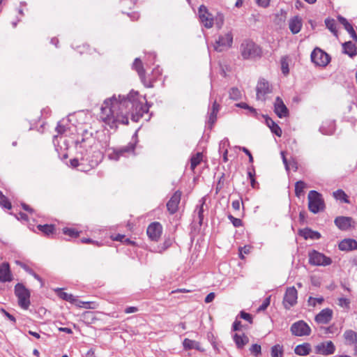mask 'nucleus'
Here are the masks:
<instances>
[{
  "mask_svg": "<svg viewBox=\"0 0 357 357\" xmlns=\"http://www.w3.org/2000/svg\"><path fill=\"white\" fill-rule=\"evenodd\" d=\"M138 92L131 91L126 97L119 95L116 97L114 95L112 97L104 100L100 110L101 112H118L126 109L128 104H132L136 112H149L151 105L147 102L144 98L142 100H137Z\"/></svg>",
  "mask_w": 357,
  "mask_h": 357,
  "instance_id": "f257e3e1",
  "label": "nucleus"
},
{
  "mask_svg": "<svg viewBox=\"0 0 357 357\" xmlns=\"http://www.w3.org/2000/svg\"><path fill=\"white\" fill-rule=\"evenodd\" d=\"M241 55L243 59H256L261 56V50L259 45L250 40H245L240 46Z\"/></svg>",
  "mask_w": 357,
  "mask_h": 357,
  "instance_id": "f03ea898",
  "label": "nucleus"
},
{
  "mask_svg": "<svg viewBox=\"0 0 357 357\" xmlns=\"http://www.w3.org/2000/svg\"><path fill=\"white\" fill-rule=\"evenodd\" d=\"M100 119L110 128H116L118 124H128V117L123 113H100Z\"/></svg>",
  "mask_w": 357,
  "mask_h": 357,
  "instance_id": "7ed1b4c3",
  "label": "nucleus"
},
{
  "mask_svg": "<svg viewBox=\"0 0 357 357\" xmlns=\"http://www.w3.org/2000/svg\"><path fill=\"white\" fill-rule=\"evenodd\" d=\"M14 293L17 298L19 306L23 310H27L31 304L30 291L22 283H17L14 288Z\"/></svg>",
  "mask_w": 357,
  "mask_h": 357,
  "instance_id": "20e7f679",
  "label": "nucleus"
},
{
  "mask_svg": "<svg viewBox=\"0 0 357 357\" xmlns=\"http://www.w3.org/2000/svg\"><path fill=\"white\" fill-rule=\"evenodd\" d=\"M308 208L313 213H317L324 208V202L320 193L310 190L307 196Z\"/></svg>",
  "mask_w": 357,
  "mask_h": 357,
  "instance_id": "39448f33",
  "label": "nucleus"
},
{
  "mask_svg": "<svg viewBox=\"0 0 357 357\" xmlns=\"http://www.w3.org/2000/svg\"><path fill=\"white\" fill-rule=\"evenodd\" d=\"M233 43V34L231 31H228L218 37L213 47L215 51L222 52L229 48Z\"/></svg>",
  "mask_w": 357,
  "mask_h": 357,
  "instance_id": "423d86ee",
  "label": "nucleus"
},
{
  "mask_svg": "<svg viewBox=\"0 0 357 357\" xmlns=\"http://www.w3.org/2000/svg\"><path fill=\"white\" fill-rule=\"evenodd\" d=\"M309 262L314 266H328L332 263L330 257H326L324 254L312 250L309 253Z\"/></svg>",
  "mask_w": 357,
  "mask_h": 357,
  "instance_id": "0eeeda50",
  "label": "nucleus"
},
{
  "mask_svg": "<svg viewBox=\"0 0 357 357\" xmlns=\"http://www.w3.org/2000/svg\"><path fill=\"white\" fill-rule=\"evenodd\" d=\"M256 93L257 100H264L272 93V87L265 79L261 78L257 82Z\"/></svg>",
  "mask_w": 357,
  "mask_h": 357,
  "instance_id": "6e6552de",
  "label": "nucleus"
},
{
  "mask_svg": "<svg viewBox=\"0 0 357 357\" xmlns=\"http://www.w3.org/2000/svg\"><path fill=\"white\" fill-rule=\"evenodd\" d=\"M311 60L317 66H326L330 61V56L327 53L317 47L311 54Z\"/></svg>",
  "mask_w": 357,
  "mask_h": 357,
  "instance_id": "1a4fd4ad",
  "label": "nucleus"
},
{
  "mask_svg": "<svg viewBox=\"0 0 357 357\" xmlns=\"http://www.w3.org/2000/svg\"><path fill=\"white\" fill-rule=\"evenodd\" d=\"M291 332L296 336H306L311 333V328L304 321H298L291 326Z\"/></svg>",
  "mask_w": 357,
  "mask_h": 357,
  "instance_id": "9d476101",
  "label": "nucleus"
},
{
  "mask_svg": "<svg viewBox=\"0 0 357 357\" xmlns=\"http://www.w3.org/2000/svg\"><path fill=\"white\" fill-rule=\"evenodd\" d=\"M314 352L323 356H330L335 353V346L331 340L324 341L314 346Z\"/></svg>",
  "mask_w": 357,
  "mask_h": 357,
  "instance_id": "9b49d317",
  "label": "nucleus"
},
{
  "mask_svg": "<svg viewBox=\"0 0 357 357\" xmlns=\"http://www.w3.org/2000/svg\"><path fill=\"white\" fill-rule=\"evenodd\" d=\"M298 292L294 287H288L283 298L285 309L289 310L297 303Z\"/></svg>",
  "mask_w": 357,
  "mask_h": 357,
  "instance_id": "f8f14e48",
  "label": "nucleus"
},
{
  "mask_svg": "<svg viewBox=\"0 0 357 357\" xmlns=\"http://www.w3.org/2000/svg\"><path fill=\"white\" fill-rule=\"evenodd\" d=\"M135 148V144L130 142L123 147L114 150L112 153L109 154L108 157L110 160H118L121 156H124L126 153H133Z\"/></svg>",
  "mask_w": 357,
  "mask_h": 357,
  "instance_id": "ddd939ff",
  "label": "nucleus"
},
{
  "mask_svg": "<svg viewBox=\"0 0 357 357\" xmlns=\"http://www.w3.org/2000/svg\"><path fill=\"white\" fill-rule=\"evenodd\" d=\"M162 231V225L157 222L150 224L146 229L149 238L154 241H158Z\"/></svg>",
  "mask_w": 357,
  "mask_h": 357,
  "instance_id": "4468645a",
  "label": "nucleus"
},
{
  "mask_svg": "<svg viewBox=\"0 0 357 357\" xmlns=\"http://www.w3.org/2000/svg\"><path fill=\"white\" fill-rule=\"evenodd\" d=\"M199 16L201 22L206 28H211L213 25V19L212 15L208 12L206 6H200L199 8Z\"/></svg>",
  "mask_w": 357,
  "mask_h": 357,
  "instance_id": "2eb2a0df",
  "label": "nucleus"
},
{
  "mask_svg": "<svg viewBox=\"0 0 357 357\" xmlns=\"http://www.w3.org/2000/svg\"><path fill=\"white\" fill-rule=\"evenodd\" d=\"M181 197V192L179 190L176 191L167 203V210L171 214H174L178 211Z\"/></svg>",
  "mask_w": 357,
  "mask_h": 357,
  "instance_id": "dca6fc26",
  "label": "nucleus"
},
{
  "mask_svg": "<svg viewBox=\"0 0 357 357\" xmlns=\"http://www.w3.org/2000/svg\"><path fill=\"white\" fill-rule=\"evenodd\" d=\"M333 310L330 308L323 309L319 314L315 316L314 320L319 324H327L333 318Z\"/></svg>",
  "mask_w": 357,
  "mask_h": 357,
  "instance_id": "f3484780",
  "label": "nucleus"
},
{
  "mask_svg": "<svg viewBox=\"0 0 357 357\" xmlns=\"http://www.w3.org/2000/svg\"><path fill=\"white\" fill-rule=\"evenodd\" d=\"M13 274L8 262H3L0 265V282H6L13 280Z\"/></svg>",
  "mask_w": 357,
  "mask_h": 357,
  "instance_id": "a211bd4d",
  "label": "nucleus"
},
{
  "mask_svg": "<svg viewBox=\"0 0 357 357\" xmlns=\"http://www.w3.org/2000/svg\"><path fill=\"white\" fill-rule=\"evenodd\" d=\"M354 222L351 217L339 216L335 219V225L341 230H348Z\"/></svg>",
  "mask_w": 357,
  "mask_h": 357,
  "instance_id": "6ab92c4d",
  "label": "nucleus"
},
{
  "mask_svg": "<svg viewBox=\"0 0 357 357\" xmlns=\"http://www.w3.org/2000/svg\"><path fill=\"white\" fill-rule=\"evenodd\" d=\"M338 248L342 251L357 250V241L352 238H345L340 242Z\"/></svg>",
  "mask_w": 357,
  "mask_h": 357,
  "instance_id": "aec40b11",
  "label": "nucleus"
},
{
  "mask_svg": "<svg viewBox=\"0 0 357 357\" xmlns=\"http://www.w3.org/2000/svg\"><path fill=\"white\" fill-rule=\"evenodd\" d=\"M302 24V20L298 16H295L289 21V28L293 34L298 33L301 31Z\"/></svg>",
  "mask_w": 357,
  "mask_h": 357,
  "instance_id": "412c9836",
  "label": "nucleus"
},
{
  "mask_svg": "<svg viewBox=\"0 0 357 357\" xmlns=\"http://www.w3.org/2000/svg\"><path fill=\"white\" fill-rule=\"evenodd\" d=\"M299 234L305 239L317 240L321 238V234L317 231H313L310 228H305L299 231Z\"/></svg>",
  "mask_w": 357,
  "mask_h": 357,
  "instance_id": "4be33fe9",
  "label": "nucleus"
},
{
  "mask_svg": "<svg viewBox=\"0 0 357 357\" xmlns=\"http://www.w3.org/2000/svg\"><path fill=\"white\" fill-rule=\"evenodd\" d=\"M346 344L353 345L357 344V333L352 330H347L343 334Z\"/></svg>",
  "mask_w": 357,
  "mask_h": 357,
  "instance_id": "5701e85b",
  "label": "nucleus"
},
{
  "mask_svg": "<svg viewBox=\"0 0 357 357\" xmlns=\"http://www.w3.org/2000/svg\"><path fill=\"white\" fill-rule=\"evenodd\" d=\"M54 291L56 293V295L61 299L70 302V303L76 304L77 302V298L70 294H68L62 291L61 289L57 288L54 289Z\"/></svg>",
  "mask_w": 357,
  "mask_h": 357,
  "instance_id": "b1692460",
  "label": "nucleus"
},
{
  "mask_svg": "<svg viewBox=\"0 0 357 357\" xmlns=\"http://www.w3.org/2000/svg\"><path fill=\"white\" fill-rule=\"evenodd\" d=\"M338 21L340 22V23H341L344 26V29L349 32V33L351 35V38L354 40H356L357 35H356L352 25L347 20V19L342 16H339Z\"/></svg>",
  "mask_w": 357,
  "mask_h": 357,
  "instance_id": "393cba45",
  "label": "nucleus"
},
{
  "mask_svg": "<svg viewBox=\"0 0 357 357\" xmlns=\"http://www.w3.org/2000/svg\"><path fill=\"white\" fill-rule=\"evenodd\" d=\"M183 346L185 350L195 349L196 350L202 351L204 349L201 347L199 342L190 340L188 338H185L183 342Z\"/></svg>",
  "mask_w": 357,
  "mask_h": 357,
  "instance_id": "a878e982",
  "label": "nucleus"
},
{
  "mask_svg": "<svg viewBox=\"0 0 357 357\" xmlns=\"http://www.w3.org/2000/svg\"><path fill=\"white\" fill-rule=\"evenodd\" d=\"M342 47L344 53L348 54L350 57L357 54L356 47L352 42H346L342 45Z\"/></svg>",
  "mask_w": 357,
  "mask_h": 357,
  "instance_id": "bb28decb",
  "label": "nucleus"
},
{
  "mask_svg": "<svg viewBox=\"0 0 357 357\" xmlns=\"http://www.w3.org/2000/svg\"><path fill=\"white\" fill-rule=\"evenodd\" d=\"M234 341L235 342L236 347L238 349H242L245 344L248 343L249 339L244 334L243 335H239L236 333L234 335Z\"/></svg>",
  "mask_w": 357,
  "mask_h": 357,
  "instance_id": "cd10ccee",
  "label": "nucleus"
},
{
  "mask_svg": "<svg viewBox=\"0 0 357 357\" xmlns=\"http://www.w3.org/2000/svg\"><path fill=\"white\" fill-rule=\"evenodd\" d=\"M310 351V345L307 343L299 344L296 347L294 352L299 356H306Z\"/></svg>",
  "mask_w": 357,
  "mask_h": 357,
  "instance_id": "c85d7f7f",
  "label": "nucleus"
},
{
  "mask_svg": "<svg viewBox=\"0 0 357 357\" xmlns=\"http://www.w3.org/2000/svg\"><path fill=\"white\" fill-rule=\"evenodd\" d=\"M133 67L137 72L141 79L142 80L145 77V70L143 68L142 63L139 59H135V62L133 63Z\"/></svg>",
  "mask_w": 357,
  "mask_h": 357,
  "instance_id": "c756f323",
  "label": "nucleus"
},
{
  "mask_svg": "<svg viewBox=\"0 0 357 357\" xmlns=\"http://www.w3.org/2000/svg\"><path fill=\"white\" fill-rule=\"evenodd\" d=\"M203 159V155L202 153L198 152L191 157L190 159V169L194 170L195 167L200 164Z\"/></svg>",
  "mask_w": 357,
  "mask_h": 357,
  "instance_id": "7c9ffc66",
  "label": "nucleus"
},
{
  "mask_svg": "<svg viewBox=\"0 0 357 357\" xmlns=\"http://www.w3.org/2000/svg\"><path fill=\"white\" fill-rule=\"evenodd\" d=\"M274 107V112H288L286 105L284 104L282 100L280 97H277L275 98Z\"/></svg>",
  "mask_w": 357,
  "mask_h": 357,
  "instance_id": "2f4dec72",
  "label": "nucleus"
},
{
  "mask_svg": "<svg viewBox=\"0 0 357 357\" xmlns=\"http://www.w3.org/2000/svg\"><path fill=\"white\" fill-rule=\"evenodd\" d=\"M38 229L42 231L43 233H44L46 236H50L51 234H53L54 233V227L52 225H39L38 226Z\"/></svg>",
  "mask_w": 357,
  "mask_h": 357,
  "instance_id": "473e14b6",
  "label": "nucleus"
},
{
  "mask_svg": "<svg viewBox=\"0 0 357 357\" xmlns=\"http://www.w3.org/2000/svg\"><path fill=\"white\" fill-rule=\"evenodd\" d=\"M200 204L199 206H197V208L196 209L195 212L197 213L198 218H199V223L201 225L202 223L203 219H204V206L205 204V199L202 198L201 200H199Z\"/></svg>",
  "mask_w": 357,
  "mask_h": 357,
  "instance_id": "72a5a7b5",
  "label": "nucleus"
},
{
  "mask_svg": "<svg viewBox=\"0 0 357 357\" xmlns=\"http://www.w3.org/2000/svg\"><path fill=\"white\" fill-rule=\"evenodd\" d=\"M306 187V184L302 181H297L295 184V194L296 196L298 197H300L301 195H303V190Z\"/></svg>",
  "mask_w": 357,
  "mask_h": 357,
  "instance_id": "f704fd0d",
  "label": "nucleus"
},
{
  "mask_svg": "<svg viewBox=\"0 0 357 357\" xmlns=\"http://www.w3.org/2000/svg\"><path fill=\"white\" fill-rule=\"evenodd\" d=\"M229 96L230 99L237 100L242 97V93L238 88L233 87L229 91Z\"/></svg>",
  "mask_w": 357,
  "mask_h": 357,
  "instance_id": "c9c22d12",
  "label": "nucleus"
},
{
  "mask_svg": "<svg viewBox=\"0 0 357 357\" xmlns=\"http://www.w3.org/2000/svg\"><path fill=\"white\" fill-rule=\"evenodd\" d=\"M324 301V297L321 296L319 298H314L310 296L307 300V304L309 306H312L313 307H316L317 305H321Z\"/></svg>",
  "mask_w": 357,
  "mask_h": 357,
  "instance_id": "e433bc0d",
  "label": "nucleus"
},
{
  "mask_svg": "<svg viewBox=\"0 0 357 357\" xmlns=\"http://www.w3.org/2000/svg\"><path fill=\"white\" fill-rule=\"evenodd\" d=\"M326 27L335 35L337 36L336 23L333 19H326L325 20Z\"/></svg>",
  "mask_w": 357,
  "mask_h": 357,
  "instance_id": "4c0bfd02",
  "label": "nucleus"
},
{
  "mask_svg": "<svg viewBox=\"0 0 357 357\" xmlns=\"http://www.w3.org/2000/svg\"><path fill=\"white\" fill-rule=\"evenodd\" d=\"M333 196L336 199L343 201L345 203H348L347 196L345 192L342 190H337L333 192Z\"/></svg>",
  "mask_w": 357,
  "mask_h": 357,
  "instance_id": "58836bf2",
  "label": "nucleus"
},
{
  "mask_svg": "<svg viewBox=\"0 0 357 357\" xmlns=\"http://www.w3.org/2000/svg\"><path fill=\"white\" fill-rule=\"evenodd\" d=\"M283 354L282 347L276 344L271 348V357H282Z\"/></svg>",
  "mask_w": 357,
  "mask_h": 357,
  "instance_id": "ea45409f",
  "label": "nucleus"
},
{
  "mask_svg": "<svg viewBox=\"0 0 357 357\" xmlns=\"http://www.w3.org/2000/svg\"><path fill=\"white\" fill-rule=\"evenodd\" d=\"M0 205L7 209L11 208V204L7 197L0 191Z\"/></svg>",
  "mask_w": 357,
  "mask_h": 357,
  "instance_id": "a19ab883",
  "label": "nucleus"
},
{
  "mask_svg": "<svg viewBox=\"0 0 357 357\" xmlns=\"http://www.w3.org/2000/svg\"><path fill=\"white\" fill-rule=\"evenodd\" d=\"M350 303L351 301L349 298L341 297L337 299V305L341 307L349 309Z\"/></svg>",
  "mask_w": 357,
  "mask_h": 357,
  "instance_id": "79ce46f5",
  "label": "nucleus"
},
{
  "mask_svg": "<svg viewBox=\"0 0 357 357\" xmlns=\"http://www.w3.org/2000/svg\"><path fill=\"white\" fill-rule=\"evenodd\" d=\"M63 232L64 234L68 235L73 238H76L79 236V232L75 229L63 228Z\"/></svg>",
  "mask_w": 357,
  "mask_h": 357,
  "instance_id": "37998d69",
  "label": "nucleus"
},
{
  "mask_svg": "<svg viewBox=\"0 0 357 357\" xmlns=\"http://www.w3.org/2000/svg\"><path fill=\"white\" fill-rule=\"evenodd\" d=\"M281 69L284 75H287L289 73V63L286 58H282L281 59Z\"/></svg>",
  "mask_w": 357,
  "mask_h": 357,
  "instance_id": "c03bdc74",
  "label": "nucleus"
},
{
  "mask_svg": "<svg viewBox=\"0 0 357 357\" xmlns=\"http://www.w3.org/2000/svg\"><path fill=\"white\" fill-rule=\"evenodd\" d=\"M261 350V346L257 344H252L251 346V347L250 348V352L255 356H258L259 354H260Z\"/></svg>",
  "mask_w": 357,
  "mask_h": 357,
  "instance_id": "a18cd8bd",
  "label": "nucleus"
},
{
  "mask_svg": "<svg viewBox=\"0 0 357 357\" xmlns=\"http://www.w3.org/2000/svg\"><path fill=\"white\" fill-rule=\"evenodd\" d=\"M15 263L16 265L22 268L26 273H32V269L28 265H26L25 263H24L21 261H19V260L15 261Z\"/></svg>",
  "mask_w": 357,
  "mask_h": 357,
  "instance_id": "49530a36",
  "label": "nucleus"
},
{
  "mask_svg": "<svg viewBox=\"0 0 357 357\" xmlns=\"http://www.w3.org/2000/svg\"><path fill=\"white\" fill-rule=\"evenodd\" d=\"M228 218L231 220L235 227H238L242 225V220L241 219L234 218L231 215H229Z\"/></svg>",
  "mask_w": 357,
  "mask_h": 357,
  "instance_id": "de8ad7c7",
  "label": "nucleus"
},
{
  "mask_svg": "<svg viewBox=\"0 0 357 357\" xmlns=\"http://www.w3.org/2000/svg\"><path fill=\"white\" fill-rule=\"evenodd\" d=\"M270 129L271 132L276 135L278 137H280L282 135V130L277 123H275L273 126H271Z\"/></svg>",
  "mask_w": 357,
  "mask_h": 357,
  "instance_id": "09e8293b",
  "label": "nucleus"
},
{
  "mask_svg": "<svg viewBox=\"0 0 357 357\" xmlns=\"http://www.w3.org/2000/svg\"><path fill=\"white\" fill-rule=\"evenodd\" d=\"M235 106L238 108L243 109H248L249 112H256L255 109L251 107H250L247 103L245 102H240L235 104Z\"/></svg>",
  "mask_w": 357,
  "mask_h": 357,
  "instance_id": "8fccbe9b",
  "label": "nucleus"
},
{
  "mask_svg": "<svg viewBox=\"0 0 357 357\" xmlns=\"http://www.w3.org/2000/svg\"><path fill=\"white\" fill-rule=\"evenodd\" d=\"M217 113H210L208 116V124L210 128L213 126L217 120Z\"/></svg>",
  "mask_w": 357,
  "mask_h": 357,
  "instance_id": "3c124183",
  "label": "nucleus"
},
{
  "mask_svg": "<svg viewBox=\"0 0 357 357\" xmlns=\"http://www.w3.org/2000/svg\"><path fill=\"white\" fill-rule=\"evenodd\" d=\"M144 114H148L149 119L150 118L151 114H149V113H131V119L133 121L137 122L139 120V119L143 116Z\"/></svg>",
  "mask_w": 357,
  "mask_h": 357,
  "instance_id": "603ef678",
  "label": "nucleus"
},
{
  "mask_svg": "<svg viewBox=\"0 0 357 357\" xmlns=\"http://www.w3.org/2000/svg\"><path fill=\"white\" fill-rule=\"evenodd\" d=\"M91 303L90 302H83V301H79L76 302V305H77L79 307H84L86 309H94L95 307L91 305Z\"/></svg>",
  "mask_w": 357,
  "mask_h": 357,
  "instance_id": "864d4df0",
  "label": "nucleus"
},
{
  "mask_svg": "<svg viewBox=\"0 0 357 357\" xmlns=\"http://www.w3.org/2000/svg\"><path fill=\"white\" fill-rule=\"evenodd\" d=\"M241 318L248 321L249 323H252V317L250 314L241 311L240 313Z\"/></svg>",
  "mask_w": 357,
  "mask_h": 357,
  "instance_id": "5fc2aeb1",
  "label": "nucleus"
},
{
  "mask_svg": "<svg viewBox=\"0 0 357 357\" xmlns=\"http://www.w3.org/2000/svg\"><path fill=\"white\" fill-rule=\"evenodd\" d=\"M114 240L119 241L121 242H126L127 243H132V241H130L128 238H126V236L124 235L118 234L115 238Z\"/></svg>",
  "mask_w": 357,
  "mask_h": 357,
  "instance_id": "6e6d98bb",
  "label": "nucleus"
},
{
  "mask_svg": "<svg viewBox=\"0 0 357 357\" xmlns=\"http://www.w3.org/2000/svg\"><path fill=\"white\" fill-rule=\"evenodd\" d=\"M56 130L57 131V132L59 134H63L66 132V129L65 126L62 125L61 122L59 121L56 128Z\"/></svg>",
  "mask_w": 357,
  "mask_h": 357,
  "instance_id": "4d7b16f0",
  "label": "nucleus"
},
{
  "mask_svg": "<svg viewBox=\"0 0 357 357\" xmlns=\"http://www.w3.org/2000/svg\"><path fill=\"white\" fill-rule=\"evenodd\" d=\"M270 305V297L266 298L261 305L259 307V310H264Z\"/></svg>",
  "mask_w": 357,
  "mask_h": 357,
  "instance_id": "13d9d810",
  "label": "nucleus"
},
{
  "mask_svg": "<svg viewBox=\"0 0 357 357\" xmlns=\"http://www.w3.org/2000/svg\"><path fill=\"white\" fill-rule=\"evenodd\" d=\"M263 117L265 119L266 124L268 126L269 128H271V126H273L275 123V121L268 116H263Z\"/></svg>",
  "mask_w": 357,
  "mask_h": 357,
  "instance_id": "bf43d9fd",
  "label": "nucleus"
},
{
  "mask_svg": "<svg viewBox=\"0 0 357 357\" xmlns=\"http://www.w3.org/2000/svg\"><path fill=\"white\" fill-rule=\"evenodd\" d=\"M215 296V295L213 292L208 294L205 298V300H204L205 303H209L212 302L214 300Z\"/></svg>",
  "mask_w": 357,
  "mask_h": 357,
  "instance_id": "052dcab7",
  "label": "nucleus"
},
{
  "mask_svg": "<svg viewBox=\"0 0 357 357\" xmlns=\"http://www.w3.org/2000/svg\"><path fill=\"white\" fill-rule=\"evenodd\" d=\"M270 0H257V3L261 7L266 8L269 5Z\"/></svg>",
  "mask_w": 357,
  "mask_h": 357,
  "instance_id": "680f3d73",
  "label": "nucleus"
},
{
  "mask_svg": "<svg viewBox=\"0 0 357 357\" xmlns=\"http://www.w3.org/2000/svg\"><path fill=\"white\" fill-rule=\"evenodd\" d=\"M241 149L247 155V156L249 157V162H252L253 157H252L251 153L250 152V151L248 149H246L245 147H242Z\"/></svg>",
  "mask_w": 357,
  "mask_h": 357,
  "instance_id": "e2e57ef3",
  "label": "nucleus"
},
{
  "mask_svg": "<svg viewBox=\"0 0 357 357\" xmlns=\"http://www.w3.org/2000/svg\"><path fill=\"white\" fill-rule=\"evenodd\" d=\"M137 310H138V309L136 307H128L126 308L125 312L126 314H130V313L136 312H137Z\"/></svg>",
  "mask_w": 357,
  "mask_h": 357,
  "instance_id": "0e129e2a",
  "label": "nucleus"
},
{
  "mask_svg": "<svg viewBox=\"0 0 357 357\" xmlns=\"http://www.w3.org/2000/svg\"><path fill=\"white\" fill-rule=\"evenodd\" d=\"M232 208L235 211H238L240 209V202L238 200H235L232 202Z\"/></svg>",
  "mask_w": 357,
  "mask_h": 357,
  "instance_id": "69168bd1",
  "label": "nucleus"
},
{
  "mask_svg": "<svg viewBox=\"0 0 357 357\" xmlns=\"http://www.w3.org/2000/svg\"><path fill=\"white\" fill-rule=\"evenodd\" d=\"M70 165L73 167H77L80 165L79 162L77 159L74 158L70 160Z\"/></svg>",
  "mask_w": 357,
  "mask_h": 357,
  "instance_id": "338daca9",
  "label": "nucleus"
},
{
  "mask_svg": "<svg viewBox=\"0 0 357 357\" xmlns=\"http://www.w3.org/2000/svg\"><path fill=\"white\" fill-rule=\"evenodd\" d=\"M241 326V321H235L233 324V330L234 331H238L240 330V327Z\"/></svg>",
  "mask_w": 357,
  "mask_h": 357,
  "instance_id": "774afa93",
  "label": "nucleus"
}]
</instances>
